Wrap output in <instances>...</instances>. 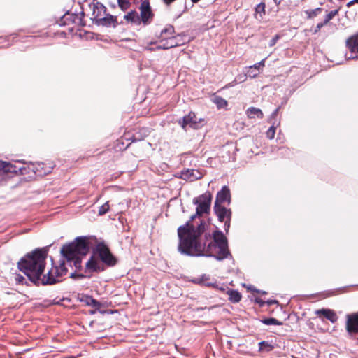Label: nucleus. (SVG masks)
Returning <instances> with one entry per match:
<instances>
[{
	"label": "nucleus",
	"instance_id": "nucleus-4",
	"mask_svg": "<svg viewBox=\"0 0 358 358\" xmlns=\"http://www.w3.org/2000/svg\"><path fill=\"white\" fill-rule=\"evenodd\" d=\"M212 195L210 192H207L199 197L194 198L193 203L197 205L196 209V214L191 216V221L193 220L196 216L206 213L210 210Z\"/></svg>",
	"mask_w": 358,
	"mask_h": 358
},
{
	"label": "nucleus",
	"instance_id": "nucleus-43",
	"mask_svg": "<svg viewBox=\"0 0 358 358\" xmlns=\"http://www.w3.org/2000/svg\"><path fill=\"white\" fill-rule=\"evenodd\" d=\"M266 303L268 305H272V304L278 303V301L276 300H269V301H266Z\"/></svg>",
	"mask_w": 358,
	"mask_h": 358
},
{
	"label": "nucleus",
	"instance_id": "nucleus-15",
	"mask_svg": "<svg viewBox=\"0 0 358 358\" xmlns=\"http://www.w3.org/2000/svg\"><path fill=\"white\" fill-rule=\"evenodd\" d=\"M225 201L230 202V191L227 186H224L222 189L218 192L215 203L220 204Z\"/></svg>",
	"mask_w": 358,
	"mask_h": 358
},
{
	"label": "nucleus",
	"instance_id": "nucleus-49",
	"mask_svg": "<svg viewBox=\"0 0 358 358\" xmlns=\"http://www.w3.org/2000/svg\"><path fill=\"white\" fill-rule=\"evenodd\" d=\"M236 80L228 85V87H233L236 85Z\"/></svg>",
	"mask_w": 358,
	"mask_h": 358
},
{
	"label": "nucleus",
	"instance_id": "nucleus-28",
	"mask_svg": "<svg viewBox=\"0 0 358 358\" xmlns=\"http://www.w3.org/2000/svg\"><path fill=\"white\" fill-rule=\"evenodd\" d=\"M174 33V28L173 26H168L167 27L164 28L161 31V36H164L165 35H168L169 36H171Z\"/></svg>",
	"mask_w": 358,
	"mask_h": 358
},
{
	"label": "nucleus",
	"instance_id": "nucleus-11",
	"mask_svg": "<svg viewBox=\"0 0 358 358\" xmlns=\"http://www.w3.org/2000/svg\"><path fill=\"white\" fill-rule=\"evenodd\" d=\"M214 209L220 222H224L225 219H230L231 212L229 209L218 203H215Z\"/></svg>",
	"mask_w": 358,
	"mask_h": 358
},
{
	"label": "nucleus",
	"instance_id": "nucleus-22",
	"mask_svg": "<svg viewBox=\"0 0 358 358\" xmlns=\"http://www.w3.org/2000/svg\"><path fill=\"white\" fill-rule=\"evenodd\" d=\"M227 294L229 296V300L233 303H238L241 299V295L238 291L229 289L227 291Z\"/></svg>",
	"mask_w": 358,
	"mask_h": 358
},
{
	"label": "nucleus",
	"instance_id": "nucleus-33",
	"mask_svg": "<svg viewBox=\"0 0 358 358\" xmlns=\"http://www.w3.org/2000/svg\"><path fill=\"white\" fill-rule=\"evenodd\" d=\"M275 127L274 126H271L266 131V136L269 139H273L275 136Z\"/></svg>",
	"mask_w": 358,
	"mask_h": 358
},
{
	"label": "nucleus",
	"instance_id": "nucleus-25",
	"mask_svg": "<svg viewBox=\"0 0 358 358\" xmlns=\"http://www.w3.org/2000/svg\"><path fill=\"white\" fill-rule=\"evenodd\" d=\"M259 350L262 352H268L273 350V347L266 341H262L259 343Z\"/></svg>",
	"mask_w": 358,
	"mask_h": 358
},
{
	"label": "nucleus",
	"instance_id": "nucleus-45",
	"mask_svg": "<svg viewBox=\"0 0 358 358\" xmlns=\"http://www.w3.org/2000/svg\"><path fill=\"white\" fill-rule=\"evenodd\" d=\"M264 62H265V59H264L262 61H260L259 62H258L257 65L259 66L260 67H263V66H264Z\"/></svg>",
	"mask_w": 358,
	"mask_h": 358
},
{
	"label": "nucleus",
	"instance_id": "nucleus-41",
	"mask_svg": "<svg viewBox=\"0 0 358 358\" xmlns=\"http://www.w3.org/2000/svg\"><path fill=\"white\" fill-rule=\"evenodd\" d=\"M71 277L72 278H83V277H84V275H82V274L71 273Z\"/></svg>",
	"mask_w": 358,
	"mask_h": 358
},
{
	"label": "nucleus",
	"instance_id": "nucleus-31",
	"mask_svg": "<svg viewBox=\"0 0 358 358\" xmlns=\"http://www.w3.org/2000/svg\"><path fill=\"white\" fill-rule=\"evenodd\" d=\"M337 13L338 11L335 10H331L327 14L324 20V24H327L337 14Z\"/></svg>",
	"mask_w": 358,
	"mask_h": 358
},
{
	"label": "nucleus",
	"instance_id": "nucleus-32",
	"mask_svg": "<svg viewBox=\"0 0 358 358\" xmlns=\"http://www.w3.org/2000/svg\"><path fill=\"white\" fill-rule=\"evenodd\" d=\"M109 204L108 202H106L104 204H103L99 210V215H102L106 213L109 210Z\"/></svg>",
	"mask_w": 358,
	"mask_h": 358
},
{
	"label": "nucleus",
	"instance_id": "nucleus-24",
	"mask_svg": "<svg viewBox=\"0 0 358 358\" xmlns=\"http://www.w3.org/2000/svg\"><path fill=\"white\" fill-rule=\"evenodd\" d=\"M210 279V277L209 275H203L202 276H201V278H198L196 280V282L197 283L200 284V285H206V286H213V283L212 282H208Z\"/></svg>",
	"mask_w": 358,
	"mask_h": 358
},
{
	"label": "nucleus",
	"instance_id": "nucleus-30",
	"mask_svg": "<svg viewBox=\"0 0 358 358\" xmlns=\"http://www.w3.org/2000/svg\"><path fill=\"white\" fill-rule=\"evenodd\" d=\"M260 73V71L255 70L253 69L248 68V70L245 73V76L251 78L257 77Z\"/></svg>",
	"mask_w": 358,
	"mask_h": 358
},
{
	"label": "nucleus",
	"instance_id": "nucleus-13",
	"mask_svg": "<svg viewBox=\"0 0 358 358\" xmlns=\"http://www.w3.org/2000/svg\"><path fill=\"white\" fill-rule=\"evenodd\" d=\"M99 256L101 259L109 264V265H113L115 264V259L108 249L106 247H101L99 248Z\"/></svg>",
	"mask_w": 358,
	"mask_h": 358
},
{
	"label": "nucleus",
	"instance_id": "nucleus-9",
	"mask_svg": "<svg viewBox=\"0 0 358 358\" xmlns=\"http://www.w3.org/2000/svg\"><path fill=\"white\" fill-rule=\"evenodd\" d=\"M25 171V168L17 167L15 164L0 160V175L6 173L24 174L26 173Z\"/></svg>",
	"mask_w": 358,
	"mask_h": 358
},
{
	"label": "nucleus",
	"instance_id": "nucleus-20",
	"mask_svg": "<svg viewBox=\"0 0 358 358\" xmlns=\"http://www.w3.org/2000/svg\"><path fill=\"white\" fill-rule=\"evenodd\" d=\"M179 36H169V38L165 41L166 42V48H173L180 45L182 43L180 40H179Z\"/></svg>",
	"mask_w": 358,
	"mask_h": 358
},
{
	"label": "nucleus",
	"instance_id": "nucleus-47",
	"mask_svg": "<svg viewBox=\"0 0 358 358\" xmlns=\"http://www.w3.org/2000/svg\"><path fill=\"white\" fill-rule=\"evenodd\" d=\"M278 110H279V108H276V109L275 110V111L272 113V116H273V117L276 116V115H277V114H278Z\"/></svg>",
	"mask_w": 358,
	"mask_h": 358
},
{
	"label": "nucleus",
	"instance_id": "nucleus-12",
	"mask_svg": "<svg viewBox=\"0 0 358 358\" xmlns=\"http://www.w3.org/2000/svg\"><path fill=\"white\" fill-rule=\"evenodd\" d=\"M202 177V174L195 169H187L180 173V178L185 180L194 181Z\"/></svg>",
	"mask_w": 358,
	"mask_h": 358
},
{
	"label": "nucleus",
	"instance_id": "nucleus-17",
	"mask_svg": "<svg viewBox=\"0 0 358 358\" xmlns=\"http://www.w3.org/2000/svg\"><path fill=\"white\" fill-rule=\"evenodd\" d=\"M124 19L127 22L135 25H141L138 13L135 10H131L124 16Z\"/></svg>",
	"mask_w": 358,
	"mask_h": 358
},
{
	"label": "nucleus",
	"instance_id": "nucleus-10",
	"mask_svg": "<svg viewBox=\"0 0 358 358\" xmlns=\"http://www.w3.org/2000/svg\"><path fill=\"white\" fill-rule=\"evenodd\" d=\"M346 330L350 334H358V312L347 315Z\"/></svg>",
	"mask_w": 358,
	"mask_h": 358
},
{
	"label": "nucleus",
	"instance_id": "nucleus-1",
	"mask_svg": "<svg viewBox=\"0 0 358 358\" xmlns=\"http://www.w3.org/2000/svg\"><path fill=\"white\" fill-rule=\"evenodd\" d=\"M205 223L195 225L191 221L178 228V251L183 255L193 257H213L222 260L229 255L227 240L223 233L215 231L210 234H205Z\"/></svg>",
	"mask_w": 358,
	"mask_h": 358
},
{
	"label": "nucleus",
	"instance_id": "nucleus-5",
	"mask_svg": "<svg viewBox=\"0 0 358 358\" xmlns=\"http://www.w3.org/2000/svg\"><path fill=\"white\" fill-rule=\"evenodd\" d=\"M203 119L197 117L194 113H189L179 120V124L184 129H187V127L198 129L203 125Z\"/></svg>",
	"mask_w": 358,
	"mask_h": 358
},
{
	"label": "nucleus",
	"instance_id": "nucleus-37",
	"mask_svg": "<svg viewBox=\"0 0 358 358\" xmlns=\"http://www.w3.org/2000/svg\"><path fill=\"white\" fill-rule=\"evenodd\" d=\"M247 76H245V75H243V76H242V75H238V76L236 77V80H239V82H243V81H245V77H247Z\"/></svg>",
	"mask_w": 358,
	"mask_h": 358
},
{
	"label": "nucleus",
	"instance_id": "nucleus-27",
	"mask_svg": "<svg viewBox=\"0 0 358 358\" xmlns=\"http://www.w3.org/2000/svg\"><path fill=\"white\" fill-rule=\"evenodd\" d=\"M154 43H155L154 42H150L148 45V46L145 47V49L148 50L152 51V50H160V49L166 50V49L169 48H166V41H164V43L162 45H157L155 48L150 46V45H152Z\"/></svg>",
	"mask_w": 358,
	"mask_h": 358
},
{
	"label": "nucleus",
	"instance_id": "nucleus-36",
	"mask_svg": "<svg viewBox=\"0 0 358 358\" xmlns=\"http://www.w3.org/2000/svg\"><path fill=\"white\" fill-rule=\"evenodd\" d=\"M326 24H324V21L322 22L318 23L316 26V29L315 32H317L322 27H324Z\"/></svg>",
	"mask_w": 358,
	"mask_h": 358
},
{
	"label": "nucleus",
	"instance_id": "nucleus-52",
	"mask_svg": "<svg viewBox=\"0 0 358 358\" xmlns=\"http://www.w3.org/2000/svg\"><path fill=\"white\" fill-rule=\"evenodd\" d=\"M91 300H92V303H96V301H95V300H94V299H91Z\"/></svg>",
	"mask_w": 358,
	"mask_h": 358
},
{
	"label": "nucleus",
	"instance_id": "nucleus-39",
	"mask_svg": "<svg viewBox=\"0 0 358 358\" xmlns=\"http://www.w3.org/2000/svg\"><path fill=\"white\" fill-rule=\"evenodd\" d=\"M250 290H252V292H255L257 293H259V294H266V292L265 291H261V290H259V289H257L255 288H249Z\"/></svg>",
	"mask_w": 358,
	"mask_h": 358
},
{
	"label": "nucleus",
	"instance_id": "nucleus-19",
	"mask_svg": "<svg viewBox=\"0 0 358 358\" xmlns=\"http://www.w3.org/2000/svg\"><path fill=\"white\" fill-rule=\"evenodd\" d=\"M265 15V4L264 3H259L255 8V17L257 20H263Z\"/></svg>",
	"mask_w": 358,
	"mask_h": 358
},
{
	"label": "nucleus",
	"instance_id": "nucleus-18",
	"mask_svg": "<svg viewBox=\"0 0 358 358\" xmlns=\"http://www.w3.org/2000/svg\"><path fill=\"white\" fill-rule=\"evenodd\" d=\"M246 114L249 118H255L257 117V118H263V113L262 111L257 108L250 107L246 110Z\"/></svg>",
	"mask_w": 358,
	"mask_h": 358
},
{
	"label": "nucleus",
	"instance_id": "nucleus-6",
	"mask_svg": "<svg viewBox=\"0 0 358 358\" xmlns=\"http://www.w3.org/2000/svg\"><path fill=\"white\" fill-rule=\"evenodd\" d=\"M17 164H26V166H20V168H25L26 169V173L25 174H29L30 171L33 172L34 174L38 176H42L44 175L48 174L50 171L51 167H48V169H45L43 163L41 162H36V163H29V164H24V162L19 161L17 162ZM17 167H20V166H17Z\"/></svg>",
	"mask_w": 358,
	"mask_h": 358
},
{
	"label": "nucleus",
	"instance_id": "nucleus-44",
	"mask_svg": "<svg viewBox=\"0 0 358 358\" xmlns=\"http://www.w3.org/2000/svg\"><path fill=\"white\" fill-rule=\"evenodd\" d=\"M176 0H163L164 3L166 4V5H170L171 3H173V1H175Z\"/></svg>",
	"mask_w": 358,
	"mask_h": 358
},
{
	"label": "nucleus",
	"instance_id": "nucleus-51",
	"mask_svg": "<svg viewBox=\"0 0 358 358\" xmlns=\"http://www.w3.org/2000/svg\"><path fill=\"white\" fill-rule=\"evenodd\" d=\"M218 289H220V290H222V291H224V288H222V287H219Z\"/></svg>",
	"mask_w": 358,
	"mask_h": 358
},
{
	"label": "nucleus",
	"instance_id": "nucleus-3",
	"mask_svg": "<svg viewBox=\"0 0 358 358\" xmlns=\"http://www.w3.org/2000/svg\"><path fill=\"white\" fill-rule=\"evenodd\" d=\"M88 251L87 239L83 237L77 238L73 242L64 245L61 249V253L69 262L70 266L73 263L76 269L81 267V257L85 256Z\"/></svg>",
	"mask_w": 358,
	"mask_h": 358
},
{
	"label": "nucleus",
	"instance_id": "nucleus-2",
	"mask_svg": "<svg viewBox=\"0 0 358 358\" xmlns=\"http://www.w3.org/2000/svg\"><path fill=\"white\" fill-rule=\"evenodd\" d=\"M46 257V249H36L18 262V268L34 284L52 285L57 280L52 275V271L42 276Z\"/></svg>",
	"mask_w": 358,
	"mask_h": 358
},
{
	"label": "nucleus",
	"instance_id": "nucleus-7",
	"mask_svg": "<svg viewBox=\"0 0 358 358\" xmlns=\"http://www.w3.org/2000/svg\"><path fill=\"white\" fill-rule=\"evenodd\" d=\"M141 14L139 15V19L141 22V24L143 25L149 24L153 17V13L151 10V8L148 1H143L140 6Z\"/></svg>",
	"mask_w": 358,
	"mask_h": 358
},
{
	"label": "nucleus",
	"instance_id": "nucleus-8",
	"mask_svg": "<svg viewBox=\"0 0 358 358\" xmlns=\"http://www.w3.org/2000/svg\"><path fill=\"white\" fill-rule=\"evenodd\" d=\"M346 45L350 50L349 53H346L345 57L348 59L358 58V34L350 37L346 41Z\"/></svg>",
	"mask_w": 358,
	"mask_h": 358
},
{
	"label": "nucleus",
	"instance_id": "nucleus-16",
	"mask_svg": "<svg viewBox=\"0 0 358 358\" xmlns=\"http://www.w3.org/2000/svg\"><path fill=\"white\" fill-rule=\"evenodd\" d=\"M315 314L318 316H323L333 323L338 319L335 312L330 309H320L315 311Z\"/></svg>",
	"mask_w": 358,
	"mask_h": 358
},
{
	"label": "nucleus",
	"instance_id": "nucleus-50",
	"mask_svg": "<svg viewBox=\"0 0 358 358\" xmlns=\"http://www.w3.org/2000/svg\"><path fill=\"white\" fill-rule=\"evenodd\" d=\"M194 3L199 2L200 0H191Z\"/></svg>",
	"mask_w": 358,
	"mask_h": 358
},
{
	"label": "nucleus",
	"instance_id": "nucleus-34",
	"mask_svg": "<svg viewBox=\"0 0 358 358\" xmlns=\"http://www.w3.org/2000/svg\"><path fill=\"white\" fill-rule=\"evenodd\" d=\"M322 9L320 8H317L315 10H311L310 11H308L307 13L308 14L309 17H314L316 16L319 13H320Z\"/></svg>",
	"mask_w": 358,
	"mask_h": 358
},
{
	"label": "nucleus",
	"instance_id": "nucleus-26",
	"mask_svg": "<svg viewBox=\"0 0 358 358\" xmlns=\"http://www.w3.org/2000/svg\"><path fill=\"white\" fill-rule=\"evenodd\" d=\"M266 325H282V323L275 318H267L262 320Z\"/></svg>",
	"mask_w": 358,
	"mask_h": 358
},
{
	"label": "nucleus",
	"instance_id": "nucleus-38",
	"mask_svg": "<svg viewBox=\"0 0 358 358\" xmlns=\"http://www.w3.org/2000/svg\"><path fill=\"white\" fill-rule=\"evenodd\" d=\"M230 219H227L226 221L224 220V229L227 231L229 228L230 223H229Z\"/></svg>",
	"mask_w": 358,
	"mask_h": 358
},
{
	"label": "nucleus",
	"instance_id": "nucleus-23",
	"mask_svg": "<svg viewBox=\"0 0 358 358\" xmlns=\"http://www.w3.org/2000/svg\"><path fill=\"white\" fill-rule=\"evenodd\" d=\"M213 101L217 105V108H223L227 106V101L220 96L214 97Z\"/></svg>",
	"mask_w": 358,
	"mask_h": 358
},
{
	"label": "nucleus",
	"instance_id": "nucleus-21",
	"mask_svg": "<svg viewBox=\"0 0 358 358\" xmlns=\"http://www.w3.org/2000/svg\"><path fill=\"white\" fill-rule=\"evenodd\" d=\"M99 261L94 257H92L90 260L86 263V268L87 269L90 270V271H97L99 267L98 266Z\"/></svg>",
	"mask_w": 358,
	"mask_h": 358
},
{
	"label": "nucleus",
	"instance_id": "nucleus-46",
	"mask_svg": "<svg viewBox=\"0 0 358 358\" xmlns=\"http://www.w3.org/2000/svg\"><path fill=\"white\" fill-rule=\"evenodd\" d=\"M354 3H358V0H352L350 2L348 3L347 6H350L351 5H352Z\"/></svg>",
	"mask_w": 358,
	"mask_h": 358
},
{
	"label": "nucleus",
	"instance_id": "nucleus-14",
	"mask_svg": "<svg viewBox=\"0 0 358 358\" xmlns=\"http://www.w3.org/2000/svg\"><path fill=\"white\" fill-rule=\"evenodd\" d=\"M52 271V275L57 280L53 284L59 281V278L67 273V268L64 262L60 263L59 266L53 267L48 272Z\"/></svg>",
	"mask_w": 358,
	"mask_h": 358
},
{
	"label": "nucleus",
	"instance_id": "nucleus-35",
	"mask_svg": "<svg viewBox=\"0 0 358 358\" xmlns=\"http://www.w3.org/2000/svg\"><path fill=\"white\" fill-rule=\"evenodd\" d=\"M279 39V36L278 35L275 36L269 42V45L271 47L273 46Z\"/></svg>",
	"mask_w": 358,
	"mask_h": 358
},
{
	"label": "nucleus",
	"instance_id": "nucleus-42",
	"mask_svg": "<svg viewBox=\"0 0 358 358\" xmlns=\"http://www.w3.org/2000/svg\"><path fill=\"white\" fill-rule=\"evenodd\" d=\"M249 68L250 69H253L255 70H257V71H260L259 69H260V66L257 65V64H255L254 65L252 66H250Z\"/></svg>",
	"mask_w": 358,
	"mask_h": 358
},
{
	"label": "nucleus",
	"instance_id": "nucleus-29",
	"mask_svg": "<svg viewBox=\"0 0 358 358\" xmlns=\"http://www.w3.org/2000/svg\"><path fill=\"white\" fill-rule=\"evenodd\" d=\"M119 7L122 10H126L129 8L130 3L129 0H117Z\"/></svg>",
	"mask_w": 358,
	"mask_h": 358
},
{
	"label": "nucleus",
	"instance_id": "nucleus-48",
	"mask_svg": "<svg viewBox=\"0 0 358 358\" xmlns=\"http://www.w3.org/2000/svg\"><path fill=\"white\" fill-rule=\"evenodd\" d=\"M16 279H17V280H18L20 282H22V280H24V277H22V276H18Z\"/></svg>",
	"mask_w": 358,
	"mask_h": 358
},
{
	"label": "nucleus",
	"instance_id": "nucleus-40",
	"mask_svg": "<svg viewBox=\"0 0 358 358\" xmlns=\"http://www.w3.org/2000/svg\"><path fill=\"white\" fill-rule=\"evenodd\" d=\"M255 301L259 303L261 306H263L264 305V303H266L265 301H262L261 299L259 298H257L255 299Z\"/></svg>",
	"mask_w": 358,
	"mask_h": 358
}]
</instances>
